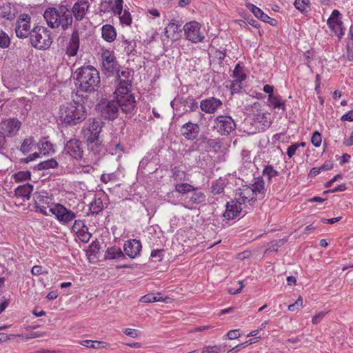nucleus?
Segmentation results:
<instances>
[{
	"mask_svg": "<svg viewBox=\"0 0 353 353\" xmlns=\"http://www.w3.org/2000/svg\"><path fill=\"white\" fill-rule=\"evenodd\" d=\"M73 78L79 92L91 93L98 90L100 87L99 72L92 65H83L77 68Z\"/></svg>",
	"mask_w": 353,
	"mask_h": 353,
	"instance_id": "1",
	"label": "nucleus"
},
{
	"mask_svg": "<svg viewBox=\"0 0 353 353\" xmlns=\"http://www.w3.org/2000/svg\"><path fill=\"white\" fill-rule=\"evenodd\" d=\"M97 109L102 118L107 120H114L119 115V106L114 99L102 101L98 104Z\"/></svg>",
	"mask_w": 353,
	"mask_h": 353,
	"instance_id": "10",
	"label": "nucleus"
},
{
	"mask_svg": "<svg viewBox=\"0 0 353 353\" xmlns=\"http://www.w3.org/2000/svg\"><path fill=\"white\" fill-rule=\"evenodd\" d=\"M200 23L195 21L186 23L183 27L186 39L193 43L202 41L203 37L200 34Z\"/></svg>",
	"mask_w": 353,
	"mask_h": 353,
	"instance_id": "13",
	"label": "nucleus"
},
{
	"mask_svg": "<svg viewBox=\"0 0 353 353\" xmlns=\"http://www.w3.org/2000/svg\"><path fill=\"white\" fill-rule=\"evenodd\" d=\"M181 25L175 23H169L168 26L165 28V36L171 40H176L179 38V32H181L180 29Z\"/></svg>",
	"mask_w": 353,
	"mask_h": 353,
	"instance_id": "24",
	"label": "nucleus"
},
{
	"mask_svg": "<svg viewBox=\"0 0 353 353\" xmlns=\"http://www.w3.org/2000/svg\"><path fill=\"white\" fill-rule=\"evenodd\" d=\"M239 190V196L236 199V201H241V204L245 203L247 201L252 203H254L256 201V199L250 188H248L243 190Z\"/></svg>",
	"mask_w": 353,
	"mask_h": 353,
	"instance_id": "27",
	"label": "nucleus"
},
{
	"mask_svg": "<svg viewBox=\"0 0 353 353\" xmlns=\"http://www.w3.org/2000/svg\"><path fill=\"white\" fill-rule=\"evenodd\" d=\"M33 199L34 200V205H46L51 208L54 203H52V195L49 196L46 192H36L34 194Z\"/></svg>",
	"mask_w": 353,
	"mask_h": 353,
	"instance_id": "22",
	"label": "nucleus"
},
{
	"mask_svg": "<svg viewBox=\"0 0 353 353\" xmlns=\"http://www.w3.org/2000/svg\"><path fill=\"white\" fill-rule=\"evenodd\" d=\"M256 341H254V339H250L249 341H248L243 343L239 344V345H236L234 347H233L230 350L228 351L227 353H234V352L240 350L242 347H245V345L252 344V343H255Z\"/></svg>",
	"mask_w": 353,
	"mask_h": 353,
	"instance_id": "56",
	"label": "nucleus"
},
{
	"mask_svg": "<svg viewBox=\"0 0 353 353\" xmlns=\"http://www.w3.org/2000/svg\"><path fill=\"white\" fill-rule=\"evenodd\" d=\"M63 154H68L77 161L81 160L83 155L82 142L76 138L70 139L64 146Z\"/></svg>",
	"mask_w": 353,
	"mask_h": 353,
	"instance_id": "11",
	"label": "nucleus"
},
{
	"mask_svg": "<svg viewBox=\"0 0 353 353\" xmlns=\"http://www.w3.org/2000/svg\"><path fill=\"white\" fill-rule=\"evenodd\" d=\"M180 102L184 107L188 108V109H185V112L196 111L199 108L198 103L193 97L181 98Z\"/></svg>",
	"mask_w": 353,
	"mask_h": 353,
	"instance_id": "29",
	"label": "nucleus"
},
{
	"mask_svg": "<svg viewBox=\"0 0 353 353\" xmlns=\"http://www.w3.org/2000/svg\"><path fill=\"white\" fill-rule=\"evenodd\" d=\"M311 141L315 147H319L321 143V134L317 131L314 132L312 134Z\"/></svg>",
	"mask_w": 353,
	"mask_h": 353,
	"instance_id": "55",
	"label": "nucleus"
},
{
	"mask_svg": "<svg viewBox=\"0 0 353 353\" xmlns=\"http://www.w3.org/2000/svg\"><path fill=\"white\" fill-rule=\"evenodd\" d=\"M294 5L301 12H307L310 10V0H295Z\"/></svg>",
	"mask_w": 353,
	"mask_h": 353,
	"instance_id": "36",
	"label": "nucleus"
},
{
	"mask_svg": "<svg viewBox=\"0 0 353 353\" xmlns=\"http://www.w3.org/2000/svg\"><path fill=\"white\" fill-rule=\"evenodd\" d=\"M34 142V140L32 137H28L25 139L20 147V150L23 154H27L32 150V146Z\"/></svg>",
	"mask_w": 353,
	"mask_h": 353,
	"instance_id": "40",
	"label": "nucleus"
},
{
	"mask_svg": "<svg viewBox=\"0 0 353 353\" xmlns=\"http://www.w3.org/2000/svg\"><path fill=\"white\" fill-rule=\"evenodd\" d=\"M339 15H341L340 12L337 10H334L331 14V16L327 19V25L330 28H332L333 25L338 24L341 22V21L339 19Z\"/></svg>",
	"mask_w": 353,
	"mask_h": 353,
	"instance_id": "42",
	"label": "nucleus"
},
{
	"mask_svg": "<svg viewBox=\"0 0 353 353\" xmlns=\"http://www.w3.org/2000/svg\"><path fill=\"white\" fill-rule=\"evenodd\" d=\"M241 201H232L226 204V209L223 214V216L228 220H232L236 218L241 212Z\"/></svg>",
	"mask_w": 353,
	"mask_h": 353,
	"instance_id": "20",
	"label": "nucleus"
},
{
	"mask_svg": "<svg viewBox=\"0 0 353 353\" xmlns=\"http://www.w3.org/2000/svg\"><path fill=\"white\" fill-rule=\"evenodd\" d=\"M123 332L124 334L132 338H136L138 336V331L134 329L126 328Z\"/></svg>",
	"mask_w": 353,
	"mask_h": 353,
	"instance_id": "63",
	"label": "nucleus"
},
{
	"mask_svg": "<svg viewBox=\"0 0 353 353\" xmlns=\"http://www.w3.org/2000/svg\"><path fill=\"white\" fill-rule=\"evenodd\" d=\"M342 24L343 23L341 21L338 24L333 25V26L330 28V29L335 33L336 35H337L339 38H341L344 34V30Z\"/></svg>",
	"mask_w": 353,
	"mask_h": 353,
	"instance_id": "53",
	"label": "nucleus"
},
{
	"mask_svg": "<svg viewBox=\"0 0 353 353\" xmlns=\"http://www.w3.org/2000/svg\"><path fill=\"white\" fill-rule=\"evenodd\" d=\"M47 24L51 28L61 27L66 30L72 24V12L65 6L58 8H48L43 14Z\"/></svg>",
	"mask_w": 353,
	"mask_h": 353,
	"instance_id": "2",
	"label": "nucleus"
},
{
	"mask_svg": "<svg viewBox=\"0 0 353 353\" xmlns=\"http://www.w3.org/2000/svg\"><path fill=\"white\" fill-rule=\"evenodd\" d=\"M101 32L103 38L108 42H112L116 39L117 32L112 25L105 24L103 26Z\"/></svg>",
	"mask_w": 353,
	"mask_h": 353,
	"instance_id": "26",
	"label": "nucleus"
},
{
	"mask_svg": "<svg viewBox=\"0 0 353 353\" xmlns=\"http://www.w3.org/2000/svg\"><path fill=\"white\" fill-rule=\"evenodd\" d=\"M263 173V175L268 176L269 181H270L272 177L277 176L279 174V172L270 165H266L264 168Z\"/></svg>",
	"mask_w": 353,
	"mask_h": 353,
	"instance_id": "46",
	"label": "nucleus"
},
{
	"mask_svg": "<svg viewBox=\"0 0 353 353\" xmlns=\"http://www.w3.org/2000/svg\"><path fill=\"white\" fill-rule=\"evenodd\" d=\"M225 188V183L224 182L219 179L216 180L215 181H213L211 186V192L214 194H221Z\"/></svg>",
	"mask_w": 353,
	"mask_h": 353,
	"instance_id": "39",
	"label": "nucleus"
},
{
	"mask_svg": "<svg viewBox=\"0 0 353 353\" xmlns=\"http://www.w3.org/2000/svg\"><path fill=\"white\" fill-rule=\"evenodd\" d=\"M85 228H87V227L85 225L84 221L79 219L74 221V223L72 227V230L74 233H77L78 232L81 231Z\"/></svg>",
	"mask_w": 353,
	"mask_h": 353,
	"instance_id": "51",
	"label": "nucleus"
},
{
	"mask_svg": "<svg viewBox=\"0 0 353 353\" xmlns=\"http://www.w3.org/2000/svg\"><path fill=\"white\" fill-rule=\"evenodd\" d=\"M79 48V34L77 30H74L66 47V54L70 57H74L77 54Z\"/></svg>",
	"mask_w": 353,
	"mask_h": 353,
	"instance_id": "21",
	"label": "nucleus"
},
{
	"mask_svg": "<svg viewBox=\"0 0 353 353\" xmlns=\"http://www.w3.org/2000/svg\"><path fill=\"white\" fill-rule=\"evenodd\" d=\"M232 77L236 80L244 81L247 76L245 73L243 66H241L239 63H237L233 70Z\"/></svg>",
	"mask_w": 353,
	"mask_h": 353,
	"instance_id": "37",
	"label": "nucleus"
},
{
	"mask_svg": "<svg viewBox=\"0 0 353 353\" xmlns=\"http://www.w3.org/2000/svg\"><path fill=\"white\" fill-rule=\"evenodd\" d=\"M114 97L117 105L123 112L130 113L134 110L136 101L130 90H128L127 92H121L114 91Z\"/></svg>",
	"mask_w": 353,
	"mask_h": 353,
	"instance_id": "5",
	"label": "nucleus"
},
{
	"mask_svg": "<svg viewBox=\"0 0 353 353\" xmlns=\"http://www.w3.org/2000/svg\"><path fill=\"white\" fill-rule=\"evenodd\" d=\"M1 130L5 135L12 137L15 136L19 130L21 123L17 119H9L3 120L0 123Z\"/></svg>",
	"mask_w": 353,
	"mask_h": 353,
	"instance_id": "14",
	"label": "nucleus"
},
{
	"mask_svg": "<svg viewBox=\"0 0 353 353\" xmlns=\"http://www.w3.org/2000/svg\"><path fill=\"white\" fill-rule=\"evenodd\" d=\"M142 245L139 240L130 239L127 241L123 246L125 254L131 259H134L140 254Z\"/></svg>",
	"mask_w": 353,
	"mask_h": 353,
	"instance_id": "17",
	"label": "nucleus"
},
{
	"mask_svg": "<svg viewBox=\"0 0 353 353\" xmlns=\"http://www.w3.org/2000/svg\"><path fill=\"white\" fill-rule=\"evenodd\" d=\"M245 6L258 19L263 14L262 10H261L259 8H258L257 6H254L251 3H247L245 4Z\"/></svg>",
	"mask_w": 353,
	"mask_h": 353,
	"instance_id": "48",
	"label": "nucleus"
},
{
	"mask_svg": "<svg viewBox=\"0 0 353 353\" xmlns=\"http://www.w3.org/2000/svg\"><path fill=\"white\" fill-rule=\"evenodd\" d=\"M88 8L89 3L88 0H79L74 4L71 11L72 14H74L77 21H81L83 19Z\"/></svg>",
	"mask_w": 353,
	"mask_h": 353,
	"instance_id": "19",
	"label": "nucleus"
},
{
	"mask_svg": "<svg viewBox=\"0 0 353 353\" xmlns=\"http://www.w3.org/2000/svg\"><path fill=\"white\" fill-rule=\"evenodd\" d=\"M125 46V51L127 54H132L135 51V48L137 47V42L134 39H125L124 41Z\"/></svg>",
	"mask_w": 353,
	"mask_h": 353,
	"instance_id": "44",
	"label": "nucleus"
},
{
	"mask_svg": "<svg viewBox=\"0 0 353 353\" xmlns=\"http://www.w3.org/2000/svg\"><path fill=\"white\" fill-rule=\"evenodd\" d=\"M111 10L114 15H121L123 12V0H115L114 5Z\"/></svg>",
	"mask_w": 353,
	"mask_h": 353,
	"instance_id": "49",
	"label": "nucleus"
},
{
	"mask_svg": "<svg viewBox=\"0 0 353 353\" xmlns=\"http://www.w3.org/2000/svg\"><path fill=\"white\" fill-rule=\"evenodd\" d=\"M200 132V127L197 123L188 121L183 124L180 129L181 134L188 141L195 140Z\"/></svg>",
	"mask_w": 353,
	"mask_h": 353,
	"instance_id": "15",
	"label": "nucleus"
},
{
	"mask_svg": "<svg viewBox=\"0 0 353 353\" xmlns=\"http://www.w3.org/2000/svg\"><path fill=\"white\" fill-rule=\"evenodd\" d=\"M191 196H189V201L192 204H200L205 201V195L204 193L200 191H197L195 188V190L192 191Z\"/></svg>",
	"mask_w": 353,
	"mask_h": 353,
	"instance_id": "33",
	"label": "nucleus"
},
{
	"mask_svg": "<svg viewBox=\"0 0 353 353\" xmlns=\"http://www.w3.org/2000/svg\"><path fill=\"white\" fill-rule=\"evenodd\" d=\"M102 68L103 73L108 76H114L120 69L119 65L112 52L105 50L101 53Z\"/></svg>",
	"mask_w": 353,
	"mask_h": 353,
	"instance_id": "7",
	"label": "nucleus"
},
{
	"mask_svg": "<svg viewBox=\"0 0 353 353\" xmlns=\"http://www.w3.org/2000/svg\"><path fill=\"white\" fill-rule=\"evenodd\" d=\"M264 181L262 178H256L255 179L254 183L252 184V188H250L252 192H253V194H256V193H259L264 196L265 194V187H264Z\"/></svg>",
	"mask_w": 353,
	"mask_h": 353,
	"instance_id": "31",
	"label": "nucleus"
},
{
	"mask_svg": "<svg viewBox=\"0 0 353 353\" xmlns=\"http://www.w3.org/2000/svg\"><path fill=\"white\" fill-rule=\"evenodd\" d=\"M242 81H243L234 79L232 82V83L230 85V90H231L232 94L237 93V92H239L241 90V88H242V85H241Z\"/></svg>",
	"mask_w": 353,
	"mask_h": 353,
	"instance_id": "54",
	"label": "nucleus"
},
{
	"mask_svg": "<svg viewBox=\"0 0 353 353\" xmlns=\"http://www.w3.org/2000/svg\"><path fill=\"white\" fill-rule=\"evenodd\" d=\"M49 210L60 223L64 225L70 223L76 218V214L74 212L60 203H55Z\"/></svg>",
	"mask_w": 353,
	"mask_h": 353,
	"instance_id": "9",
	"label": "nucleus"
},
{
	"mask_svg": "<svg viewBox=\"0 0 353 353\" xmlns=\"http://www.w3.org/2000/svg\"><path fill=\"white\" fill-rule=\"evenodd\" d=\"M33 190V186L29 183L19 186L15 190V194L17 196H21L26 199H30V195Z\"/></svg>",
	"mask_w": 353,
	"mask_h": 353,
	"instance_id": "28",
	"label": "nucleus"
},
{
	"mask_svg": "<svg viewBox=\"0 0 353 353\" xmlns=\"http://www.w3.org/2000/svg\"><path fill=\"white\" fill-rule=\"evenodd\" d=\"M157 300L154 294H148L146 295L143 296L140 301L143 303H154L157 302Z\"/></svg>",
	"mask_w": 353,
	"mask_h": 353,
	"instance_id": "57",
	"label": "nucleus"
},
{
	"mask_svg": "<svg viewBox=\"0 0 353 353\" xmlns=\"http://www.w3.org/2000/svg\"><path fill=\"white\" fill-rule=\"evenodd\" d=\"M103 208L102 200L100 198L94 199L90 204V210L92 214H97Z\"/></svg>",
	"mask_w": 353,
	"mask_h": 353,
	"instance_id": "38",
	"label": "nucleus"
},
{
	"mask_svg": "<svg viewBox=\"0 0 353 353\" xmlns=\"http://www.w3.org/2000/svg\"><path fill=\"white\" fill-rule=\"evenodd\" d=\"M58 166V163L54 159H50L46 161H43L38 163L34 169L37 170H48L50 168H55Z\"/></svg>",
	"mask_w": 353,
	"mask_h": 353,
	"instance_id": "32",
	"label": "nucleus"
},
{
	"mask_svg": "<svg viewBox=\"0 0 353 353\" xmlns=\"http://www.w3.org/2000/svg\"><path fill=\"white\" fill-rule=\"evenodd\" d=\"M268 102L274 109H281L283 111L285 110V103L282 101L279 96H268Z\"/></svg>",
	"mask_w": 353,
	"mask_h": 353,
	"instance_id": "30",
	"label": "nucleus"
},
{
	"mask_svg": "<svg viewBox=\"0 0 353 353\" xmlns=\"http://www.w3.org/2000/svg\"><path fill=\"white\" fill-rule=\"evenodd\" d=\"M222 105V101L214 97L202 100L200 103V108L202 111L208 114H213Z\"/></svg>",
	"mask_w": 353,
	"mask_h": 353,
	"instance_id": "18",
	"label": "nucleus"
},
{
	"mask_svg": "<svg viewBox=\"0 0 353 353\" xmlns=\"http://www.w3.org/2000/svg\"><path fill=\"white\" fill-rule=\"evenodd\" d=\"M59 117L65 124L76 125L85 119L86 108L83 104L75 101L63 104L59 108Z\"/></svg>",
	"mask_w": 353,
	"mask_h": 353,
	"instance_id": "3",
	"label": "nucleus"
},
{
	"mask_svg": "<svg viewBox=\"0 0 353 353\" xmlns=\"http://www.w3.org/2000/svg\"><path fill=\"white\" fill-rule=\"evenodd\" d=\"M345 190H346L345 184L342 183V184H340L338 186L335 187L333 189L325 191L323 193L325 194V193H328V192L334 193V192H343V191H345Z\"/></svg>",
	"mask_w": 353,
	"mask_h": 353,
	"instance_id": "60",
	"label": "nucleus"
},
{
	"mask_svg": "<svg viewBox=\"0 0 353 353\" xmlns=\"http://www.w3.org/2000/svg\"><path fill=\"white\" fill-rule=\"evenodd\" d=\"M221 347L216 345L205 347L201 353H219Z\"/></svg>",
	"mask_w": 353,
	"mask_h": 353,
	"instance_id": "58",
	"label": "nucleus"
},
{
	"mask_svg": "<svg viewBox=\"0 0 353 353\" xmlns=\"http://www.w3.org/2000/svg\"><path fill=\"white\" fill-rule=\"evenodd\" d=\"M119 16L120 21L122 24L130 26L132 23V17L129 11L125 10Z\"/></svg>",
	"mask_w": 353,
	"mask_h": 353,
	"instance_id": "45",
	"label": "nucleus"
},
{
	"mask_svg": "<svg viewBox=\"0 0 353 353\" xmlns=\"http://www.w3.org/2000/svg\"><path fill=\"white\" fill-rule=\"evenodd\" d=\"M299 143H295V144H292V145H290L287 150L288 156L290 158L292 157V156L295 154V152H296V150L299 148Z\"/></svg>",
	"mask_w": 353,
	"mask_h": 353,
	"instance_id": "59",
	"label": "nucleus"
},
{
	"mask_svg": "<svg viewBox=\"0 0 353 353\" xmlns=\"http://www.w3.org/2000/svg\"><path fill=\"white\" fill-rule=\"evenodd\" d=\"M0 16L8 20H12L14 18V13L12 11L10 3L3 4L0 7Z\"/></svg>",
	"mask_w": 353,
	"mask_h": 353,
	"instance_id": "35",
	"label": "nucleus"
},
{
	"mask_svg": "<svg viewBox=\"0 0 353 353\" xmlns=\"http://www.w3.org/2000/svg\"><path fill=\"white\" fill-rule=\"evenodd\" d=\"M80 344L83 346L93 349H101L104 348L107 346V343L103 341H92V340H84L80 342Z\"/></svg>",
	"mask_w": 353,
	"mask_h": 353,
	"instance_id": "34",
	"label": "nucleus"
},
{
	"mask_svg": "<svg viewBox=\"0 0 353 353\" xmlns=\"http://www.w3.org/2000/svg\"><path fill=\"white\" fill-rule=\"evenodd\" d=\"M86 142L88 150L92 152L95 156L94 160L95 161H98L100 157L103 154V146L101 144V141L98 139V141H89Z\"/></svg>",
	"mask_w": 353,
	"mask_h": 353,
	"instance_id": "23",
	"label": "nucleus"
},
{
	"mask_svg": "<svg viewBox=\"0 0 353 353\" xmlns=\"http://www.w3.org/2000/svg\"><path fill=\"white\" fill-rule=\"evenodd\" d=\"M102 129V123L94 118H90L81 130L83 138L86 141H98Z\"/></svg>",
	"mask_w": 353,
	"mask_h": 353,
	"instance_id": "6",
	"label": "nucleus"
},
{
	"mask_svg": "<svg viewBox=\"0 0 353 353\" xmlns=\"http://www.w3.org/2000/svg\"><path fill=\"white\" fill-rule=\"evenodd\" d=\"M117 80V87L115 91L121 92H127L128 90H131L132 83L130 77V72L128 70L121 71V72L119 71L118 72H115Z\"/></svg>",
	"mask_w": 353,
	"mask_h": 353,
	"instance_id": "16",
	"label": "nucleus"
},
{
	"mask_svg": "<svg viewBox=\"0 0 353 353\" xmlns=\"http://www.w3.org/2000/svg\"><path fill=\"white\" fill-rule=\"evenodd\" d=\"M341 120L353 121V110L349 111L348 112L343 115L341 117Z\"/></svg>",
	"mask_w": 353,
	"mask_h": 353,
	"instance_id": "64",
	"label": "nucleus"
},
{
	"mask_svg": "<svg viewBox=\"0 0 353 353\" xmlns=\"http://www.w3.org/2000/svg\"><path fill=\"white\" fill-rule=\"evenodd\" d=\"M76 234L82 242H88L91 237V234L88 232V228L78 232Z\"/></svg>",
	"mask_w": 353,
	"mask_h": 353,
	"instance_id": "50",
	"label": "nucleus"
},
{
	"mask_svg": "<svg viewBox=\"0 0 353 353\" xmlns=\"http://www.w3.org/2000/svg\"><path fill=\"white\" fill-rule=\"evenodd\" d=\"M30 20L31 18L28 14H23L19 16L15 28L17 37L23 39L31 35Z\"/></svg>",
	"mask_w": 353,
	"mask_h": 353,
	"instance_id": "12",
	"label": "nucleus"
},
{
	"mask_svg": "<svg viewBox=\"0 0 353 353\" xmlns=\"http://www.w3.org/2000/svg\"><path fill=\"white\" fill-rule=\"evenodd\" d=\"M175 190L181 194H186L195 190V188L186 183H178L175 185Z\"/></svg>",
	"mask_w": 353,
	"mask_h": 353,
	"instance_id": "41",
	"label": "nucleus"
},
{
	"mask_svg": "<svg viewBox=\"0 0 353 353\" xmlns=\"http://www.w3.org/2000/svg\"><path fill=\"white\" fill-rule=\"evenodd\" d=\"M10 38L8 34L2 30H0V47L5 48L10 45Z\"/></svg>",
	"mask_w": 353,
	"mask_h": 353,
	"instance_id": "47",
	"label": "nucleus"
},
{
	"mask_svg": "<svg viewBox=\"0 0 353 353\" xmlns=\"http://www.w3.org/2000/svg\"><path fill=\"white\" fill-rule=\"evenodd\" d=\"M30 43L38 49H48L52 43L50 31L43 26H36L32 29Z\"/></svg>",
	"mask_w": 353,
	"mask_h": 353,
	"instance_id": "4",
	"label": "nucleus"
},
{
	"mask_svg": "<svg viewBox=\"0 0 353 353\" xmlns=\"http://www.w3.org/2000/svg\"><path fill=\"white\" fill-rule=\"evenodd\" d=\"M227 336L228 339L232 340L240 336L239 330H233L228 332Z\"/></svg>",
	"mask_w": 353,
	"mask_h": 353,
	"instance_id": "62",
	"label": "nucleus"
},
{
	"mask_svg": "<svg viewBox=\"0 0 353 353\" xmlns=\"http://www.w3.org/2000/svg\"><path fill=\"white\" fill-rule=\"evenodd\" d=\"M125 258L120 248L112 246L108 248L105 254V259L108 260H122Z\"/></svg>",
	"mask_w": 353,
	"mask_h": 353,
	"instance_id": "25",
	"label": "nucleus"
},
{
	"mask_svg": "<svg viewBox=\"0 0 353 353\" xmlns=\"http://www.w3.org/2000/svg\"><path fill=\"white\" fill-rule=\"evenodd\" d=\"M30 178V172L29 171H21L14 174L16 181H22Z\"/></svg>",
	"mask_w": 353,
	"mask_h": 353,
	"instance_id": "52",
	"label": "nucleus"
},
{
	"mask_svg": "<svg viewBox=\"0 0 353 353\" xmlns=\"http://www.w3.org/2000/svg\"><path fill=\"white\" fill-rule=\"evenodd\" d=\"M39 157V154L37 152H34L32 154H30L28 157L23 158L21 159V163H28Z\"/></svg>",
	"mask_w": 353,
	"mask_h": 353,
	"instance_id": "61",
	"label": "nucleus"
},
{
	"mask_svg": "<svg viewBox=\"0 0 353 353\" xmlns=\"http://www.w3.org/2000/svg\"><path fill=\"white\" fill-rule=\"evenodd\" d=\"M40 153L46 155L52 150V144L48 141H43L39 146Z\"/></svg>",
	"mask_w": 353,
	"mask_h": 353,
	"instance_id": "43",
	"label": "nucleus"
},
{
	"mask_svg": "<svg viewBox=\"0 0 353 353\" xmlns=\"http://www.w3.org/2000/svg\"><path fill=\"white\" fill-rule=\"evenodd\" d=\"M213 128L221 135H228L236 129V123L230 116L220 115L214 119Z\"/></svg>",
	"mask_w": 353,
	"mask_h": 353,
	"instance_id": "8",
	"label": "nucleus"
}]
</instances>
